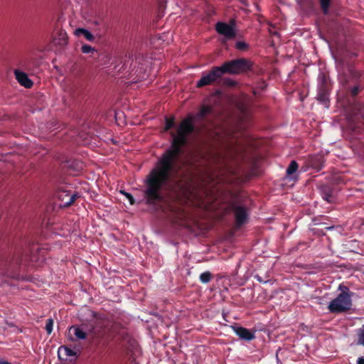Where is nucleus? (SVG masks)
Returning a JSON list of instances; mask_svg holds the SVG:
<instances>
[{"instance_id": "nucleus-26", "label": "nucleus", "mask_w": 364, "mask_h": 364, "mask_svg": "<svg viewBox=\"0 0 364 364\" xmlns=\"http://www.w3.org/2000/svg\"><path fill=\"white\" fill-rule=\"evenodd\" d=\"M323 198H324L326 200L328 201V202H330V201H331V196H330V195H328V194L325 195V196H323Z\"/></svg>"}, {"instance_id": "nucleus-11", "label": "nucleus", "mask_w": 364, "mask_h": 364, "mask_svg": "<svg viewBox=\"0 0 364 364\" xmlns=\"http://www.w3.org/2000/svg\"><path fill=\"white\" fill-rule=\"evenodd\" d=\"M235 215L237 223L242 225L246 223L247 220V214L246 210L241 206H237L235 208Z\"/></svg>"}, {"instance_id": "nucleus-16", "label": "nucleus", "mask_w": 364, "mask_h": 364, "mask_svg": "<svg viewBox=\"0 0 364 364\" xmlns=\"http://www.w3.org/2000/svg\"><path fill=\"white\" fill-rule=\"evenodd\" d=\"M211 274L209 272H203L200 276V279L203 283H208L210 281Z\"/></svg>"}, {"instance_id": "nucleus-1", "label": "nucleus", "mask_w": 364, "mask_h": 364, "mask_svg": "<svg viewBox=\"0 0 364 364\" xmlns=\"http://www.w3.org/2000/svg\"><path fill=\"white\" fill-rule=\"evenodd\" d=\"M193 130V118L189 116L180 124L176 134L171 133L172 146L161 158L147 178L146 195L149 203L160 198L159 191L171 178L177 175L183 163L181 159V147L187 136Z\"/></svg>"}, {"instance_id": "nucleus-27", "label": "nucleus", "mask_w": 364, "mask_h": 364, "mask_svg": "<svg viewBox=\"0 0 364 364\" xmlns=\"http://www.w3.org/2000/svg\"><path fill=\"white\" fill-rule=\"evenodd\" d=\"M352 92H353V95H356L358 92V87H354L352 90Z\"/></svg>"}, {"instance_id": "nucleus-13", "label": "nucleus", "mask_w": 364, "mask_h": 364, "mask_svg": "<svg viewBox=\"0 0 364 364\" xmlns=\"http://www.w3.org/2000/svg\"><path fill=\"white\" fill-rule=\"evenodd\" d=\"M298 169V164L295 161H292L287 168V178L291 180L297 178L296 173Z\"/></svg>"}, {"instance_id": "nucleus-10", "label": "nucleus", "mask_w": 364, "mask_h": 364, "mask_svg": "<svg viewBox=\"0 0 364 364\" xmlns=\"http://www.w3.org/2000/svg\"><path fill=\"white\" fill-rule=\"evenodd\" d=\"M235 333L241 338L246 341H251L255 338L254 333L243 327H233Z\"/></svg>"}, {"instance_id": "nucleus-7", "label": "nucleus", "mask_w": 364, "mask_h": 364, "mask_svg": "<svg viewBox=\"0 0 364 364\" xmlns=\"http://www.w3.org/2000/svg\"><path fill=\"white\" fill-rule=\"evenodd\" d=\"M86 337L87 333L79 326H73L68 330V338L72 341L82 340L86 338Z\"/></svg>"}, {"instance_id": "nucleus-8", "label": "nucleus", "mask_w": 364, "mask_h": 364, "mask_svg": "<svg viewBox=\"0 0 364 364\" xmlns=\"http://www.w3.org/2000/svg\"><path fill=\"white\" fill-rule=\"evenodd\" d=\"M77 197V194H72L68 191H60L58 194V198L60 200V206L66 207L70 205Z\"/></svg>"}, {"instance_id": "nucleus-14", "label": "nucleus", "mask_w": 364, "mask_h": 364, "mask_svg": "<svg viewBox=\"0 0 364 364\" xmlns=\"http://www.w3.org/2000/svg\"><path fill=\"white\" fill-rule=\"evenodd\" d=\"M74 34L77 37L82 36L88 41H93L95 40L94 36L88 30L85 28H79L75 29Z\"/></svg>"}, {"instance_id": "nucleus-2", "label": "nucleus", "mask_w": 364, "mask_h": 364, "mask_svg": "<svg viewBox=\"0 0 364 364\" xmlns=\"http://www.w3.org/2000/svg\"><path fill=\"white\" fill-rule=\"evenodd\" d=\"M338 289L341 291V293L332 300L328 306L329 311L333 314L346 311L352 306L351 294L349 289L343 285H340Z\"/></svg>"}, {"instance_id": "nucleus-20", "label": "nucleus", "mask_w": 364, "mask_h": 364, "mask_svg": "<svg viewBox=\"0 0 364 364\" xmlns=\"http://www.w3.org/2000/svg\"><path fill=\"white\" fill-rule=\"evenodd\" d=\"M235 46L237 49L240 50H244L247 48V44L244 41H237Z\"/></svg>"}, {"instance_id": "nucleus-17", "label": "nucleus", "mask_w": 364, "mask_h": 364, "mask_svg": "<svg viewBox=\"0 0 364 364\" xmlns=\"http://www.w3.org/2000/svg\"><path fill=\"white\" fill-rule=\"evenodd\" d=\"M321 6L324 14H327L330 4V0H320Z\"/></svg>"}, {"instance_id": "nucleus-28", "label": "nucleus", "mask_w": 364, "mask_h": 364, "mask_svg": "<svg viewBox=\"0 0 364 364\" xmlns=\"http://www.w3.org/2000/svg\"><path fill=\"white\" fill-rule=\"evenodd\" d=\"M0 364H10V363L6 361H0Z\"/></svg>"}, {"instance_id": "nucleus-5", "label": "nucleus", "mask_w": 364, "mask_h": 364, "mask_svg": "<svg viewBox=\"0 0 364 364\" xmlns=\"http://www.w3.org/2000/svg\"><path fill=\"white\" fill-rule=\"evenodd\" d=\"M223 75V71L219 67L214 68L210 73L203 75L197 82V87H200L210 85Z\"/></svg>"}, {"instance_id": "nucleus-6", "label": "nucleus", "mask_w": 364, "mask_h": 364, "mask_svg": "<svg viewBox=\"0 0 364 364\" xmlns=\"http://www.w3.org/2000/svg\"><path fill=\"white\" fill-rule=\"evenodd\" d=\"M58 355L60 360L68 363H73L77 359V353L67 346H60Z\"/></svg>"}, {"instance_id": "nucleus-21", "label": "nucleus", "mask_w": 364, "mask_h": 364, "mask_svg": "<svg viewBox=\"0 0 364 364\" xmlns=\"http://www.w3.org/2000/svg\"><path fill=\"white\" fill-rule=\"evenodd\" d=\"M174 125V120L173 118L171 119H166V126H165V130L167 131L170 129L171 127H173Z\"/></svg>"}, {"instance_id": "nucleus-15", "label": "nucleus", "mask_w": 364, "mask_h": 364, "mask_svg": "<svg viewBox=\"0 0 364 364\" xmlns=\"http://www.w3.org/2000/svg\"><path fill=\"white\" fill-rule=\"evenodd\" d=\"M81 50L83 53H90L91 55L97 52L96 49L89 45L85 44L81 47Z\"/></svg>"}, {"instance_id": "nucleus-4", "label": "nucleus", "mask_w": 364, "mask_h": 364, "mask_svg": "<svg viewBox=\"0 0 364 364\" xmlns=\"http://www.w3.org/2000/svg\"><path fill=\"white\" fill-rule=\"evenodd\" d=\"M215 29L225 40L232 39L236 36V31L233 23L228 24L224 22H218L215 25Z\"/></svg>"}, {"instance_id": "nucleus-3", "label": "nucleus", "mask_w": 364, "mask_h": 364, "mask_svg": "<svg viewBox=\"0 0 364 364\" xmlns=\"http://www.w3.org/2000/svg\"><path fill=\"white\" fill-rule=\"evenodd\" d=\"M250 67V61L245 58H240L225 63L220 68L223 75L224 73L238 74L249 70Z\"/></svg>"}, {"instance_id": "nucleus-23", "label": "nucleus", "mask_w": 364, "mask_h": 364, "mask_svg": "<svg viewBox=\"0 0 364 364\" xmlns=\"http://www.w3.org/2000/svg\"><path fill=\"white\" fill-rule=\"evenodd\" d=\"M358 343L364 346V331L359 334Z\"/></svg>"}, {"instance_id": "nucleus-9", "label": "nucleus", "mask_w": 364, "mask_h": 364, "mask_svg": "<svg viewBox=\"0 0 364 364\" xmlns=\"http://www.w3.org/2000/svg\"><path fill=\"white\" fill-rule=\"evenodd\" d=\"M14 75L16 80L21 85L26 88H31L33 86V82L28 78L26 73L18 70H15Z\"/></svg>"}, {"instance_id": "nucleus-24", "label": "nucleus", "mask_w": 364, "mask_h": 364, "mask_svg": "<svg viewBox=\"0 0 364 364\" xmlns=\"http://www.w3.org/2000/svg\"><path fill=\"white\" fill-rule=\"evenodd\" d=\"M356 364H364V358L360 357L358 358Z\"/></svg>"}, {"instance_id": "nucleus-18", "label": "nucleus", "mask_w": 364, "mask_h": 364, "mask_svg": "<svg viewBox=\"0 0 364 364\" xmlns=\"http://www.w3.org/2000/svg\"><path fill=\"white\" fill-rule=\"evenodd\" d=\"M53 321L49 318L46 321V330L48 334H50L53 331Z\"/></svg>"}, {"instance_id": "nucleus-25", "label": "nucleus", "mask_w": 364, "mask_h": 364, "mask_svg": "<svg viewBox=\"0 0 364 364\" xmlns=\"http://www.w3.org/2000/svg\"><path fill=\"white\" fill-rule=\"evenodd\" d=\"M310 166L314 168H320V166L316 164L315 162H311Z\"/></svg>"}, {"instance_id": "nucleus-12", "label": "nucleus", "mask_w": 364, "mask_h": 364, "mask_svg": "<svg viewBox=\"0 0 364 364\" xmlns=\"http://www.w3.org/2000/svg\"><path fill=\"white\" fill-rule=\"evenodd\" d=\"M54 42L60 46H66L68 42L67 33L63 30L59 31L57 35L54 37Z\"/></svg>"}, {"instance_id": "nucleus-19", "label": "nucleus", "mask_w": 364, "mask_h": 364, "mask_svg": "<svg viewBox=\"0 0 364 364\" xmlns=\"http://www.w3.org/2000/svg\"><path fill=\"white\" fill-rule=\"evenodd\" d=\"M120 193L126 197V198L129 200L131 205H133L134 203V199L130 193L123 191H120Z\"/></svg>"}, {"instance_id": "nucleus-22", "label": "nucleus", "mask_w": 364, "mask_h": 364, "mask_svg": "<svg viewBox=\"0 0 364 364\" xmlns=\"http://www.w3.org/2000/svg\"><path fill=\"white\" fill-rule=\"evenodd\" d=\"M210 109L209 107H203L200 112L198 113L199 117H203L204 115H205L207 113L210 112Z\"/></svg>"}]
</instances>
